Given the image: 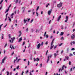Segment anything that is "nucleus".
Wrapping results in <instances>:
<instances>
[{
    "label": "nucleus",
    "mask_w": 75,
    "mask_h": 75,
    "mask_svg": "<svg viewBox=\"0 0 75 75\" xmlns=\"http://www.w3.org/2000/svg\"><path fill=\"white\" fill-rule=\"evenodd\" d=\"M62 2H60L59 4L57 5V7H58V8H60V7H61L62 6Z\"/></svg>",
    "instance_id": "nucleus-1"
},
{
    "label": "nucleus",
    "mask_w": 75,
    "mask_h": 75,
    "mask_svg": "<svg viewBox=\"0 0 75 75\" xmlns=\"http://www.w3.org/2000/svg\"><path fill=\"white\" fill-rule=\"evenodd\" d=\"M15 39V38L13 37V38H11V40H12V41H11V40H9V42H11H11H14V40Z\"/></svg>",
    "instance_id": "nucleus-2"
},
{
    "label": "nucleus",
    "mask_w": 75,
    "mask_h": 75,
    "mask_svg": "<svg viewBox=\"0 0 75 75\" xmlns=\"http://www.w3.org/2000/svg\"><path fill=\"white\" fill-rule=\"evenodd\" d=\"M10 48H11V50H12V49L14 50V49H15L16 48H14V46H13V45H11V44L10 45Z\"/></svg>",
    "instance_id": "nucleus-3"
},
{
    "label": "nucleus",
    "mask_w": 75,
    "mask_h": 75,
    "mask_svg": "<svg viewBox=\"0 0 75 75\" xmlns=\"http://www.w3.org/2000/svg\"><path fill=\"white\" fill-rule=\"evenodd\" d=\"M68 16H67L66 17V20L65 21V23H67L68 21Z\"/></svg>",
    "instance_id": "nucleus-4"
},
{
    "label": "nucleus",
    "mask_w": 75,
    "mask_h": 75,
    "mask_svg": "<svg viewBox=\"0 0 75 75\" xmlns=\"http://www.w3.org/2000/svg\"><path fill=\"white\" fill-rule=\"evenodd\" d=\"M41 47V44L39 43L38 44V46H37V49H39L40 48V47Z\"/></svg>",
    "instance_id": "nucleus-5"
},
{
    "label": "nucleus",
    "mask_w": 75,
    "mask_h": 75,
    "mask_svg": "<svg viewBox=\"0 0 75 75\" xmlns=\"http://www.w3.org/2000/svg\"><path fill=\"white\" fill-rule=\"evenodd\" d=\"M71 38L73 40H74V38H75V35L74 34H73L72 36H71Z\"/></svg>",
    "instance_id": "nucleus-6"
},
{
    "label": "nucleus",
    "mask_w": 75,
    "mask_h": 75,
    "mask_svg": "<svg viewBox=\"0 0 75 75\" xmlns=\"http://www.w3.org/2000/svg\"><path fill=\"white\" fill-rule=\"evenodd\" d=\"M18 59V57H16V59H15L13 61L14 63L16 64V60H17Z\"/></svg>",
    "instance_id": "nucleus-7"
},
{
    "label": "nucleus",
    "mask_w": 75,
    "mask_h": 75,
    "mask_svg": "<svg viewBox=\"0 0 75 75\" xmlns=\"http://www.w3.org/2000/svg\"><path fill=\"white\" fill-rule=\"evenodd\" d=\"M61 16H59L58 17V18L57 20V21H59V20L61 19Z\"/></svg>",
    "instance_id": "nucleus-8"
},
{
    "label": "nucleus",
    "mask_w": 75,
    "mask_h": 75,
    "mask_svg": "<svg viewBox=\"0 0 75 75\" xmlns=\"http://www.w3.org/2000/svg\"><path fill=\"white\" fill-rule=\"evenodd\" d=\"M70 44H71V45H73V44H75V42H74V41L71 42Z\"/></svg>",
    "instance_id": "nucleus-9"
},
{
    "label": "nucleus",
    "mask_w": 75,
    "mask_h": 75,
    "mask_svg": "<svg viewBox=\"0 0 75 75\" xmlns=\"http://www.w3.org/2000/svg\"><path fill=\"white\" fill-rule=\"evenodd\" d=\"M22 37H21L20 38L19 40L18 41V42H20L21 41H22Z\"/></svg>",
    "instance_id": "nucleus-10"
},
{
    "label": "nucleus",
    "mask_w": 75,
    "mask_h": 75,
    "mask_svg": "<svg viewBox=\"0 0 75 75\" xmlns=\"http://www.w3.org/2000/svg\"><path fill=\"white\" fill-rule=\"evenodd\" d=\"M8 20L9 21V22L10 23V22H11V18H10L9 16L8 17Z\"/></svg>",
    "instance_id": "nucleus-11"
},
{
    "label": "nucleus",
    "mask_w": 75,
    "mask_h": 75,
    "mask_svg": "<svg viewBox=\"0 0 75 75\" xmlns=\"http://www.w3.org/2000/svg\"><path fill=\"white\" fill-rule=\"evenodd\" d=\"M4 61H5V57H4L2 60V63H4Z\"/></svg>",
    "instance_id": "nucleus-12"
},
{
    "label": "nucleus",
    "mask_w": 75,
    "mask_h": 75,
    "mask_svg": "<svg viewBox=\"0 0 75 75\" xmlns=\"http://www.w3.org/2000/svg\"><path fill=\"white\" fill-rule=\"evenodd\" d=\"M54 40H55V38H54L53 39V40L51 42V45H53V43H54Z\"/></svg>",
    "instance_id": "nucleus-13"
},
{
    "label": "nucleus",
    "mask_w": 75,
    "mask_h": 75,
    "mask_svg": "<svg viewBox=\"0 0 75 75\" xmlns=\"http://www.w3.org/2000/svg\"><path fill=\"white\" fill-rule=\"evenodd\" d=\"M22 9L23 10V12H24V11H25V8L24 7H23L22 8Z\"/></svg>",
    "instance_id": "nucleus-14"
},
{
    "label": "nucleus",
    "mask_w": 75,
    "mask_h": 75,
    "mask_svg": "<svg viewBox=\"0 0 75 75\" xmlns=\"http://www.w3.org/2000/svg\"><path fill=\"white\" fill-rule=\"evenodd\" d=\"M51 11H48V15H51Z\"/></svg>",
    "instance_id": "nucleus-15"
},
{
    "label": "nucleus",
    "mask_w": 75,
    "mask_h": 75,
    "mask_svg": "<svg viewBox=\"0 0 75 75\" xmlns=\"http://www.w3.org/2000/svg\"><path fill=\"white\" fill-rule=\"evenodd\" d=\"M23 21H24V24H25V23H26V22H27V20H25V19L24 18Z\"/></svg>",
    "instance_id": "nucleus-16"
},
{
    "label": "nucleus",
    "mask_w": 75,
    "mask_h": 75,
    "mask_svg": "<svg viewBox=\"0 0 75 75\" xmlns=\"http://www.w3.org/2000/svg\"><path fill=\"white\" fill-rule=\"evenodd\" d=\"M64 67H65V65L63 66L62 69L61 70V71H62V70H64Z\"/></svg>",
    "instance_id": "nucleus-17"
},
{
    "label": "nucleus",
    "mask_w": 75,
    "mask_h": 75,
    "mask_svg": "<svg viewBox=\"0 0 75 75\" xmlns=\"http://www.w3.org/2000/svg\"><path fill=\"white\" fill-rule=\"evenodd\" d=\"M54 57L55 58H56V56H57V55H58L59 54H56V53H55L54 54Z\"/></svg>",
    "instance_id": "nucleus-18"
},
{
    "label": "nucleus",
    "mask_w": 75,
    "mask_h": 75,
    "mask_svg": "<svg viewBox=\"0 0 75 75\" xmlns=\"http://www.w3.org/2000/svg\"><path fill=\"white\" fill-rule=\"evenodd\" d=\"M53 47H54V45H51V47H50V50H52V48H53Z\"/></svg>",
    "instance_id": "nucleus-19"
},
{
    "label": "nucleus",
    "mask_w": 75,
    "mask_h": 75,
    "mask_svg": "<svg viewBox=\"0 0 75 75\" xmlns=\"http://www.w3.org/2000/svg\"><path fill=\"white\" fill-rule=\"evenodd\" d=\"M50 61V58H49L48 57H47V63H48V62Z\"/></svg>",
    "instance_id": "nucleus-20"
},
{
    "label": "nucleus",
    "mask_w": 75,
    "mask_h": 75,
    "mask_svg": "<svg viewBox=\"0 0 75 75\" xmlns=\"http://www.w3.org/2000/svg\"><path fill=\"white\" fill-rule=\"evenodd\" d=\"M1 37L2 39H4V34H2V36Z\"/></svg>",
    "instance_id": "nucleus-21"
},
{
    "label": "nucleus",
    "mask_w": 75,
    "mask_h": 75,
    "mask_svg": "<svg viewBox=\"0 0 75 75\" xmlns=\"http://www.w3.org/2000/svg\"><path fill=\"white\" fill-rule=\"evenodd\" d=\"M64 32H61L60 34V35H64Z\"/></svg>",
    "instance_id": "nucleus-22"
},
{
    "label": "nucleus",
    "mask_w": 75,
    "mask_h": 75,
    "mask_svg": "<svg viewBox=\"0 0 75 75\" xmlns=\"http://www.w3.org/2000/svg\"><path fill=\"white\" fill-rule=\"evenodd\" d=\"M19 67H20V66H18V67L16 68L17 69H18V70H19V69H20V68Z\"/></svg>",
    "instance_id": "nucleus-23"
},
{
    "label": "nucleus",
    "mask_w": 75,
    "mask_h": 75,
    "mask_svg": "<svg viewBox=\"0 0 75 75\" xmlns=\"http://www.w3.org/2000/svg\"><path fill=\"white\" fill-rule=\"evenodd\" d=\"M21 60V58H20L19 59H18L17 60V61L16 62L17 63L18 62H19V61H20Z\"/></svg>",
    "instance_id": "nucleus-24"
},
{
    "label": "nucleus",
    "mask_w": 75,
    "mask_h": 75,
    "mask_svg": "<svg viewBox=\"0 0 75 75\" xmlns=\"http://www.w3.org/2000/svg\"><path fill=\"white\" fill-rule=\"evenodd\" d=\"M36 14L37 17H38L39 15V14L38 13V12H36Z\"/></svg>",
    "instance_id": "nucleus-25"
},
{
    "label": "nucleus",
    "mask_w": 75,
    "mask_h": 75,
    "mask_svg": "<svg viewBox=\"0 0 75 75\" xmlns=\"http://www.w3.org/2000/svg\"><path fill=\"white\" fill-rule=\"evenodd\" d=\"M18 3L19 4H20L21 5H22V3H21V1H19Z\"/></svg>",
    "instance_id": "nucleus-26"
},
{
    "label": "nucleus",
    "mask_w": 75,
    "mask_h": 75,
    "mask_svg": "<svg viewBox=\"0 0 75 75\" xmlns=\"http://www.w3.org/2000/svg\"><path fill=\"white\" fill-rule=\"evenodd\" d=\"M3 25V24H1L0 25V31H1V29L2 26Z\"/></svg>",
    "instance_id": "nucleus-27"
},
{
    "label": "nucleus",
    "mask_w": 75,
    "mask_h": 75,
    "mask_svg": "<svg viewBox=\"0 0 75 75\" xmlns=\"http://www.w3.org/2000/svg\"><path fill=\"white\" fill-rule=\"evenodd\" d=\"M9 10V8H8L6 10V11L5 12V13H7V12H8V11Z\"/></svg>",
    "instance_id": "nucleus-28"
},
{
    "label": "nucleus",
    "mask_w": 75,
    "mask_h": 75,
    "mask_svg": "<svg viewBox=\"0 0 75 75\" xmlns=\"http://www.w3.org/2000/svg\"><path fill=\"white\" fill-rule=\"evenodd\" d=\"M66 58L67 60H68V59H69V57L68 56H67L66 57Z\"/></svg>",
    "instance_id": "nucleus-29"
},
{
    "label": "nucleus",
    "mask_w": 75,
    "mask_h": 75,
    "mask_svg": "<svg viewBox=\"0 0 75 75\" xmlns=\"http://www.w3.org/2000/svg\"><path fill=\"white\" fill-rule=\"evenodd\" d=\"M47 5L46 6V7H48L49 6H50V4H47Z\"/></svg>",
    "instance_id": "nucleus-30"
},
{
    "label": "nucleus",
    "mask_w": 75,
    "mask_h": 75,
    "mask_svg": "<svg viewBox=\"0 0 75 75\" xmlns=\"http://www.w3.org/2000/svg\"><path fill=\"white\" fill-rule=\"evenodd\" d=\"M52 57V55H49L47 57H48V58H50H50H51Z\"/></svg>",
    "instance_id": "nucleus-31"
},
{
    "label": "nucleus",
    "mask_w": 75,
    "mask_h": 75,
    "mask_svg": "<svg viewBox=\"0 0 75 75\" xmlns=\"http://www.w3.org/2000/svg\"><path fill=\"white\" fill-rule=\"evenodd\" d=\"M67 52H69V47L67 48Z\"/></svg>",
    "instance_id": "nucleus-32"
},
{
    "label": "nucleus",
    "mask_w": 75,
    "mask_h": 75,
    "mask_svg": "<svg viewBox=\"0 0 75 75\" xmlns=\"http://www.w3.org/2000/svg\"><path fill=\"white\" fill-rule=\"evenodd\" d=\"M74 50H75V48H72L71 49V51H74Z\"/></svg>",
    "instance_id": "nucleus-33"
},
{
    "label": "nucleus",
    "mask_w": 75,
    "mask_h": 75,
    "mask_svg": "<svg viewBox=\"0 0 75 75\" xmlns=\"http://www.w3.org/2000/svg\"><path fill=\"white\" fill-rule=\"evenodd\" d=\"M39 60H40V59L39 58H37L36 61H39Z\"/></svg>",
    "instance_id": "nucleus-34"
},
{
    "label": "nucleus",
    "mask_w": 75,
    "mask_h": 75,
    "mask_svg": "<svg viewBox=\"0 0 75 75\" xmlns=\"http://www.w3.org/2000/svg\"><path fill=\"white\" fill-rule=\"evenodd\" d=\"M3 0H1V1L0 2V4H1L3 3Z\"/></svg>",
    "instance_id": "nucleus-35"
},
{
    "label": "nucleus",
    "mask_w": 75,
    "mask_h": 75,
    "mask_svg": "<svg viewBox=\"0 0 75 75\" xmlns=\"http://www.w3.org/2000/svg\"><path fill=\"white\" fill-rule=\"evenodd\" d=\"M69 56H73V54H72V53H70L69 54Z\"/></svg>",
    "instance_id": "nucleus-36"
},
{
    "label": "nucleus",
    "mask_w": 75,
    "mask_h": 75,
    "mask_svg": "<svg viewBox=\"0 0 75 75\" xmlns=\"http://www.w3.org/2000/svg\"><path fill=\"white\" fill-rule=\"evenodd\" d=\"M62 44H63V43H62L60 44L59 45V47H60V46H61V45H62Z\"/></svg>",
    "instance_id": "nucleus-37"
},
{
    "label": "nucleus",
    "mask_w": 75,
    "mask_h": 75,
    "mask_svg": "<svg viewBox=\"0 0 75 75\" xmlns=\"http://www.w3.org/2000/svg\"><path fill=\"white\" fill-rule=\"evenodd\" d=\"M7 44V43H6L5 45L4 46V48H6V47Z\"/></svg>",
    "instance_id": "nucleus-38"
},
{
    "label": "nucleus",
    "mask_w": 75,
    "mask_h": 75,
    "mask_svg": "<svg viewBox=\"0 0 75 75\" xmlns=\"http://www.w3.org/2000/svg\"><path fill=\"white\" fill-rule=\"evenodd\" d=\"M30 65V61H28V65Z\"/></svg>",
    "instance_id": "nucleus-39"
},
{
    "label": "nucleus",
    "mask_w": 75,
    "mask_h": 75,
    "mask_svg": "<svg viewBox=\"0 0 75 75\" xmlns=\"http://www.w3.org/2000/svg\"><path fill=\"white\" fill-rule=\"evenodd\" d=\"M18 0H16V4H17V3H18Z\"/></svg>",
    "instance_id": "nucleus-40"
},
{
    "label": "nucleus",
    "mask_w": 75,
    "mask_h": 75,
    "mask_svg": "<svg viewBox=\"0 0 75 75\" xmlns=\"http://www.w3.org/2000/svg\"><path fill=\"white\" fill-rule=\"evenodd\" d=\"M42 64H41L40 65V68H41V67H42Z\"/></svg>",
    "instance_id": "nucleus-41"
},
{
    "label": "nucleus",
    "mask_w": 75,
    "mask_h": 75,
    "mask_svg": "<svg viewBox=\"0 0 75 75\" xmlns=\"http://www.w3.org/2000/svg\"><path fill=\"white\" fill-rule=\"evenodd\" d=\"M8 13H7L6 15V18H7V16H8Z\"/></svg>",
    "instance_id": "nucleus-42"
},
{
    "label": "nucleus",
    "mask_w": 75,
    "mask_h": 75,
    "mask_svg": "<svg viewBox=\"0 0 75 75\" xmlns=\"http://www.w3.org/2000/svg\"><path fill=\"white\" fill-rule=\"evenodd\" d=\"M57 47H58V46H57V45H56V46H55L54 47V49H55V48H57Z\"/></svg>",
    "instance_id": "nucleus-43"
},
{
    "label": "nucleus",
    "mask_w": 75,
    "mask_h": 75,
    "mask_svg": "<svg viewBox=\"0 0 75 75\" xmlns=\"http://www.w3.org/2000/svg\"><path fill=\"white\" fill-rule=\"evenodd\" d=\"M45 36L46 38H48V35H45Z\"/></svg>",
    "instance_id": "nucleus-44"
},
{
    "label": "nucleus",
    "mask_w": 75,
    "mask_h": 75,
    "mask_svg": "<svg viewBox=\"0 0 75 75\" xmlns=\"http://www.w3.org/2000/svg\"><path fill=\"white\" fill-rule=\"evenodd\" d=\"M61 40H64V38L63 37H62L61 38Z\"/></svg>",
    "instance_id": "nucleus-45"
},
{
    "label": "nucleus",
    "mask_w": 75,
    "mask_h": 75,
    "mask_svg": "<svg viewBox=\"0 0 75 75\" xmlns=\"http://www.w3.org/2000/svg\"><path fill=\"white\" fill-rule=\"evenodd\" d=\"M71 65V62L69 61V65Z\"/></svg>",
    "instance_id": "nucleus-46"
},
{
    "label": "nucleus",
    "mask_w": 75,
    "mask_h": 75,
    "mask_svg": "<svg viewBox=\"0 0 75 75\" xmlns=\"http://www.w3.org/2000/svg\"><path fill=\"white\" fill-rule=\"evenodd\" d=\"M39 8V6H38L36 9V11H37L38 10Z\"/></svg>",
    "instance_id": "nucleus-47"
},
{
    "label": "nucleus",
    "mask_w": 75,
    "mask_h": 75,
    "mask_svg": "<svg viewBox=\"0 0 75 75\" xmlns=\"http://www.w3.org/2000/svg\"><path fill=\"white\" fill-rule=\"evenodd\" d=\"M61 71V69H59V73L60 72V71Z\"/></svg>",
    "instance_id": "nucleus-48"
},
{
    "label": "nucleus",
    "mask_w": 75,
    "mask_h": 75,
    "mask_svg": "<svg viewBox=\"0 0 75 75\" xmlns=\"http://www.w3.org/2000/svg\"><path fill=\"white\" fill-rule=\"evenodd\" d=\"M63 52H64V50H62V51L61 52V54H62V53H63Z\"/></svg>",
    "instance_id": "nucleus-49"
},
{
    "label": "nucleus",
    "mask_w": 75,
    "mask_h": 75,
    "mask_svg": "<svg viewBox=\"0 0 75 75\" xmlns=\"http://www.w3.org/2000/svg\"><path fill=\"white\" fill-rule=\"evenodd\" d=\"M48 41L46 42V43H45V45H47V44H48Z\"/></svg>",
    "instance_id": "nucleus-50"
},
{
    "label": "nucleus",
    "mask_w": 75,
    "mask_h": 75,
    "mask_svg": "<svg viewBox=\"0 0 75 75\" xmlns=\"http://www.w3.org/2000/svg\"><path fill=\"white\" fill-rule=\"evenodd\" d=\"M28 20V22L29 21H30V18H28V19H27V20Z\"/></svg>",
    "instance_id": "nucleus-51"
},
{
    "label": "nucleus",
    "mask_w": 75,
    "mask_h": 75,
    "mask_svg": "<svg viewBox=\"0 0 75 75\" xmlns=\"http://www.w3.org/2000/svg\"><path fill=\"white\" fill-rule=\"evenodd\" d=\"M46 34H47V31H46L45 32V34H44V36H45V35H46Z\"/></svg>",
    "instance_id": "nucleus-52"
},
{
    "label": "nucleus",
    "mask_w": 75,
    "mask_h": 75,
    "mask_svg": "<svg viewBox=\"0 0 75 75\" xmlns=\"http://www.w3.org/2000/svg\"><path fill=\"white\" fill-rule=\"evenodd\" d=\"M29 74H30V75H32V74H31V71L30 72Z\"/></svg>",
    "instance_id": "nucleus-53"
},
{
    "label": "nucleus",
    "mask_w": 75,
    "mask_h": 75,
    "mask_svg": "<svg viewBox=\"0 0 75 75\" xmlns=\"http://www.w3.org/2000/svg\"><path fill=\"white\" fill-rule=\"evenodd\" d=\"M11 4H10V6H9L8 8H10L11 7Z\"/></svg>",
    "instance_id": "nucleus-54"
},
{
    "label": "nucleus",
    "mask_w": 75,
    "mask_h": 75,
    "mask_svg": "<svg viewBox=\"0 0 75 75\" xmlns=\"http://www.w3.org/2000/svg\"><path fill=\"white\" fill-rule=\"evenodd\" d=\"M18 32L20 34H21V30L19 31Z\"/></svg>",
    "instance_id": "nucleus-55"
},
{
    "label": "nucleus",
    "mask_w": 75,
    "mask_h": 75,
    "mask_svg": "<svg viewBox=\"0 0 75 75\" xmlns=\"http://www.w3.org/2000/svg\"><path fill=\"white\" fill-rule=\"evenodd\" d=\"M33 20H34L33 19H32L31 21H30V23H31L33 21Z\"/></svg>",
    "instance_id": "nucleus-56"
},
{
    "label": "nucleus",
    "mask_w": 75,
    "mask_h": 75,
    "mask_svg": "<svg viewBox=\"0 0 75 75\" xmlns=\"http://www.w3.org/2000/svg\"><path fill=\"white\" fill-rule=\"evenodd\" d=\"M11 16H14V13H12V14L11 15Z\"/></svg>",
    "instance_id": "nucleus-57"
},
{
    "label": "nucleus",
    "mask_w": 75,
    "mask_h": 75,
    "mask_svg": "<svg viewBox=\"0 0 75 75\" xmlns=\"http://www.w3.org/2000/svg\"><path fill=\"white\" fill-rule=\"evenodd\" d=\"M7 25V24H6V25L4 26V28H5V27H6Z\"/></svg>",
    "instance_id": "nucleus-58"
},
{
    "label": "nucleus",
    "mask_w": 75,
    "mask_h": 75,
    "mask_svg": "<svg viewBox=\"0 0 75 75\" xmlns=\"http://www.w3.org/2000/svg\"><path fill=\"white\" fill-rule=\"evenodd\" d=\"M26 31H28V28H27L26 29Z\"/></svg>",
    "instance_id": "nucleus-59"
},
{
    "label": "nucleus",
    "mask_w": 75,
    "mask_h": 75,
    "mask_svg": "<svg viewBox=\"0 0 75 75\" xmlns=\"http://www.w3.org/2000/svg\"><path fill=\"white\" fill-rule=\"evenodd\" d=\"M33 59H34V62H35V61H36V59H35V58H34Z\"/></svg>",
    "instance_id": "nucleus-60"
},
{
    "label": "nucleus",
    "mask_w": 75,
    "mask_h": 75,
    "mask_svg": "<svg viewBox=\"0 0 75 75\" xmlns=\"http://www.w3.org/2000/svg\"><path fill=\"white\" fill-rule=\"evenodd\" d=\"M11 18H13V16L11 15Z\"/></svg>",
    "instance_id": "nucleus-61"
},
{
    "label": "nucleus",
    "mask_w": 75,
    "mask_h": 75,
    "mask_svg": "<svg viewBox=\"0 0 75 75\" xmlns=\"http://www.w3.org/2000/svg\"><path fill=\"white\" fill-rule=\"evenodd\" d=\"M43 42H42V43L41 44V45H42H42H43Z\"/></svg>",
    "instance_id": "nucleus-62"
},
{
    "label": "nucleus",
    "mask_w": 75,
    "mask_h": 75,
    "mask_svg": "<svg viewBox=\"0 0 75 75\" xmlns=\"http://www.w3.org/2000/svg\"><path fill=\"white\" fill-rule=\"evenodd\" d=\"M28 70H27L26 72V74H28Z\"/></svg>",
    "instance_id": "nucleus-63"
},
{
    "label": "nucleus",
    "mask_w": 75,
    "mask_h": 75,
    "mask_svg": "<svg viewBox=\"0 0 75 75\" xmlns=\"http://www.w3.org/2000/svg\"><path fill=\"white\" fill-rule=\"evenodd\" d=\"M48 73V72H46L45 73V75H47V74Z\"/></svg>",
    "instance_id": "nucleus-64"
}]
</instances>
